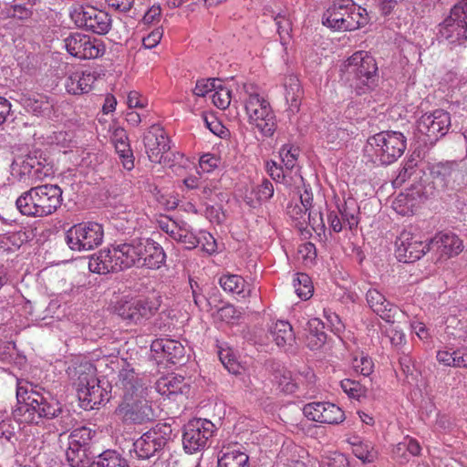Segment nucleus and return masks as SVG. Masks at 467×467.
<instances>
[{"mask_svg": "<svg viewBox=\"0 0 467 467\" xmlns=\"http://www.w3.org/2000/svg\"><path fill=\"white\" fill-rule=\"evenodd\" d=\"M118 385L122 390V400L116 409V414L123 422L143 424L154 420L149 384L135 373L129 363L119 370Z\"/></svg>", "mask_w": 467, "mask_h": 467, "instance_id": "nucleus-1", "label": "nucleus"}, {"mask_svg": "<svg viewBox=\"0 0 467 467\" xmlns=\"http://www.w3.org/2000/svg\"><path fill=\"white\" fill-rule=\"evenodd\" d=\"M16 400L14 415L21 422L38 424L43 419L57 418L63 411L61 403L49 390L25 379H17Z\"/></svg>", "mask_w": 467, "mask_h": 467, "instance_id": "nucleus-2", "label": "nucleus"}, {"mask_svg": "<svg viewBox=\"0 0 467 467\" xmlns=\"http://www.w3.org/2000/svg\"><path fill=\"white\" fill-rule=\"evenodd\" d=\"M127 364L124 358H118L114 353H105L97 359L95 365L85 362L75 368V373L78 375V397L81 406L86 410H93L105 400H109L107 390L99 385L96 378L97 369L105 366L112 371L120 370L126 368Z\"/></svg>", "mask_w": 467, "mask_h": 467, "instance_id": "nucleus-3", "label": "nucleus"}, {"mask_svg": "<svg viewBox=\"0 0 467 467\" xmlns=\"http://www.w3.org/2000/svg\"><path fill=\"white\" fill-rule=\"evenodd\" d=\"M143 142L149 160L172 169L178 176H182L191 170L193 162L180 152H170V140L164 130L151 126L144 134Z\"/></svg>", "mask_w": 467, "mask_h": 467, "instance_id": "nucleus-4", "label": "nucleus"}, {"mask_svg": "<svg viewBox=\"0 0 467 467\" xmlns=\"http://www.w3.org/2000/svg\"><path fill=\"white\" fill-rule=\"evenodd\" d=\"M239 94L244 104L248 122L261 135L272 137L277 128L276 118L269 101L260 93L258 87L253 83H244Z\"/></svg>", "mask_w": 467, "mask_h": 467, "instance_id": "nucleus-5", "label": "nucleus"}, {"mask_svg": "<svg viewBox=\"0 0 467 467\" xmlns=\"http://www.w3.org/2000/svg\"><path fill=\"white\" fill-rule=\"evenodd\" d=\"M62 190L55 184L32 187L16 201L19 213L28 217H45L53 214L62 203Z\"/></svg>", "mask_w": 467, "mask_h": 467, "instance_id": "nucleus-6", "label": "nucleus"}, {"mask_svg": "<svg viewBox=\"0 0 467 467\" xmlns=\"http://www.w3.org/2000/svg\"><path fill=\"white\" fill-rule=\"evenodd\" d=\"M406 147V138L401 132L381 131L368 139L364 158L375 165H389L402 156Z\"/></svg>", "mask_w": 467, "mask_h": 467, "instance_id": "nucleus-7", "label": "nucleus"}, {"mask_svg": "<svg viewBox=\"0 0 467 467\" xmlns=\"http://www.w3.org/2000/svg\"><path fill=\"white\" fill-rule=\"evenodd\" d=\"M322 20L335 31H353L368 24V14L353 0H332Z\"/></svg>", "mask_w": 467, "mask_h": 467, "instance_id": "nucleus-8", "label": "nucleus"}, {"mask_svg": "<svg viewBox=\"0 0 467 467\" xmlns=\"http://www.w3.org/2000/svg\"><path fill=\"white\" fill-rule=\"evenodd\" d=\"M378 70L376 60L367 51L355 52L341 66L342 78L361 88L375 81Z\"/></svg>", "mask_w": 467, "mask_h": 467, "instance_id": "nucleus-9", "label": "nucleus"}, {"mask_svg": "<svg viewBox=\"0 0 467 467\" xmlns=\"http://www.w3.org/2000/svg\"><path fill=\"white\" fill-rule=\"evenodd\" d=\"M441 41L451 46H461L467 41V0L457 3L438 26Z\"/></svg>", "mask_w": 467, "mask_h": 467, "instance_id": "nucleus-10", "label": "nucleus"}, {"mask_svg": "<svg viewBox=\"0 0 467 467\" xmlns=\"http://www.w3.org/2000/svg\"><path fill=\"white\" fill-rule=\"evenodd\" d=\"M104 239L102 224L86 222L74 224L65 234V240L70 250L87 252L99 246Z\"/></svg>", "mask_w": 467, "mask_h": 467, "instance_id": "nucleus-11", "label": "nucleus"}, {"mask_svg": "<svg viewBox=\"0 0 467 467\" xmlns=\"http://www.w3.org/2000/svg\"><path fill=\"white\" fill-rule=\"evenodd\" d=\"M161 303L159 296L131 298L119 302L116 306V312L129 324L140 325L157 313Z\"/></svg>", "mask_w": 467, "mask_h": 467, "instance_id": "nucleus-12", "label": "nucleus"}, {"mask_svg": "<svg viewBox=\"0 0 467 467\" xmlns=\"http://www.w3.org/2000/svg\"><path fill=\"white\" fill-rule=\"evenodd\" d=\"M215 431V425L207 419L195 418L189 420L182 430L183 450L189 454L204 450Z\"/></svg>", "mask_w": 467, "mask_h": 467, "instance_id": "nucleus-13", "label": "nucleus"}, {"mask_svg": "<svg viewBox=\"0 0 467 467\" xmlns=\"http://www.w3.org/2000/svg\"><path fill=\"white\" fill-rule=\"evenodd\" d=\"M75 25L98 35L107 34L111 27L110 16L91 5H79L70 11Z\"/></svg>", "mask_w": 467, "mask_h": 467, "instance_id": "nucleus-14", "label": "nucleus"}, {"mask_svg": "<svg viewBox=\"0 0 467 467\" xmlns=\"http://www.w3.org/2000/svg\"><path fill=\"white\" fill-rule=\"evenodd\" d=\"M171 435V425L159 423L134 441L133 451L138 458L149 459L164 448Z\"/></svg>", "mask_w": 467, "mask_h": 467, "instance_id": "nucleus-15", "label": "nucleus"}, {"mask_svg": "<svg viewBox=\"0 0 467 467\" xmlns=\"http://www.w3.org/2000/svg\"><path fill=\"white\" fill-rule=\"evenodd\" d=\"M64 45L68 54L80 59L97 58L105 52V46L100 40L81 33L70 34L64 39Z\"/></svg>", "mask_w": 467, "mask_h": 467, "instance_id": "nucleus-16", "label": "nucleus"}, {"mask_svg": "<svg viewBox=\"0 0 467 467\" xmlns=\"http://www.w3.org/2000/svg\"><path fill=\"white\" fill-rule=\"evenodd\" d=\"M94 432L89 428L81 427L75 429L68 437V448L66 455L71 467H88L90 464L88 457L89 441Z\"/></svg>", "mask_w": 467, "mask_h": 467, "instance_id": "nucleus-17", "label": "nucleus"}, {"mask_svg": "<svg viewBox=\"0 0 467 467\" xmlns=\"http://www.w3.org/2000/svg\"><path fill=\"white\" fill-rule=\"evenodd\" d=\"M451 126V116L443 109L423 114L418 120L417 129L430 142L443 137Z\"/></svg>", "mask_w": 467, "mask_h": 467, "instance_id": "nucleus-18", "label": "nucleus"}, {"mask_svg": "<svg viewBox=\"0 0 467 467\" xmlns=\"http://www.w3.org/2000/svg\"><path fill=\"white\" fill-rule=\"evenodd\" d=\"M397 258L400 262L412 263L420 259L431 249V240L422 242L410 231L404 230L396 241Z\"/></svg>", "mask_w": 467, "mask_h": 467, "instance_id": "nucleus-19", "label": "nucleus"}, {"mask_svg": "<svg viewBox=\"0 0 467 467\" xmlns=\"http://www.w3.org/2000/svg\"><path fill=\"white\" fill-rule=\"evenodd\" d=\"M304 415L313 421L323 424H338L345 419L344 411L330 402H311L304 406Z\"/></svg>", "mask_w": 467, "mask_h": 467, "instance_id": "nucleus-20", "label": "nucleus"}, {"mask_svg": "<svg viewBox=\"0 0 467 467\" xmlns=\"http://www.w3.org/2000/svg\"><path fill=\"white\" fill-rule=\"evenodd\" d=\"M111 248L119 270L140 265L142 256V238H135L126 243L115 244Z\"/></svg>", "mask_w": 467, "mask_h": 467, "instance_id": "nucleus-21", "label": "nucleus"}, {"mask_svg": "<svg viewBox=\"0 0 467 467\" xmlns=\"http://www.w3.org/2000/svg\"><path fill=\"white\" fill-rule=\"evenodd\" d=\"M302 189L298 188L300 203H295L288 206L287 213L296 222L298 225L315 224V218L312 216L313 193L311 187L301 184Z\"/></svg>", "mask_w": 467, "mask_h": 467, "instance_id": "nucleus-22", "label": "nucleus"}, {"mask_svg": "<svg viewBox=\"0 0 467 467\" xmlns=\"http://www.w3.org/2000/svg\"><path fill=\"white\" fill-rule=\"evenodd\" d=\"M438 362L446 367L467 368V343L458 338L457 343H450L438 349Z\"/></svg>", "mask_w": 467, "mask_h": 467, "instance_id": "nucleus-23", "label": "nucleus"}, {"mask_svg": "<svg viewBox=\"0 0 467 467\" xmlns=\"http://www.w3.org/2000/svg\"><path fill=\"white\" fill-rule=\"evenodd\" d=\"M431 246L435 247L439 260L458 255L463 250L462 241L453 233L441 232L431 239Z\"/></svg>", "mask_w": 467, "mask_h": 467, "instance_id": "nucleus-24", "label": "nucleus"}, {"mask_svg": "<svg viewBox=\"0 0 467 467\" xmlns=\"http://www.w3.org/2000/svg\"><path fill=\"white\" fill-rule=\"evenodd\" d=\"M98 76V73L93 69L74 71L66 78V90L72 95L88 93L92 89Z\"/></svg>", "mask_w": 467, "mask_h": 467, "instance_id": "nucleus-25", "label": "nucleus"}, {"mask_svg": "<svg viewBox=\"0 0 467 467\" xmlns=\"http://www.w3.org/2000/svg\"><path fill=\"white\" fill-rule=\"evenodd\" d=\"M142 256L140 265L159 269L166 261V254L161 244L150 238H142Z\"/></svg>", "mask_w": 467, "mask_h": 467, "instance_id": "nucleus-26", "label": "nucleus"}, {"mask_svg": "<svg viewBox=\"0 0 467 467\" xmlns=\"http://www.w3.org/2000/svg\"><path fill=\"white\" fill-rule=\"evenodd\" d=\"M151 350L161 354L162 358L172 364L180 363L185 355L183 345L171 338H160L152 342Z\"/></svg>", "mask_w": 467, "mask_h": 467, "instance_id": "nucleus-27", "label": "nucleus"}, {"mask_svg": "<svg viewBox=\"0 0 467 467\" xmlns=\"http://www.w3.org/2000/svg\"><path fill=\"white\" fill-rule=\"evenodd\" d=\"M189 382L181 375L168 374L160 378L156 382V390L162 396L187 393Z\"/></svg>", "mask_w": 467, "mask_h": 467, "instance_id": "nucleus-28", "label": "nucleus"}, {"mask_svg": "<svg viewBox=\"0 0 467 467\" xmlns=\"http://www.w3.org/2000/svg\"><path fill=\"white\" fill-rule=\"evenodd\" d=\"M366 300L373 312L387 322H391L394 317V309L384 295L375 288H370L366 294Z\"/></svg>", "mask_w": 467, "mask_h": 467, "instance_id": "nucleus-29", "label": "nucleus"}, {"mask_svg": "<svg viewBox=\"0 0 467 467\" xmlns=\"http://www.w3.org/2000/svg\"><path fill=\"white\" fill-rule=\"evenodd\" d=\"M116 263L112 248L110 247L92 255L88 261V269L99 275H106L110 272L119 271Z\"/></svg>", "mask_w": 467, "mask_h": 467, "instance_id": "nucleus-30", "label": "nucleus"}, {"mask_svg": "<svg viewBox=\"0 0 467 467\" xmlns=\"http://www.w3.org/2000/svg\"><path fill=\"white\" fill-rule=\"evenodd\" d=\"M40 171V162L36 157L26 156L21 161H16L11 166L12 175L19 181H26V179L38 178Z\"/></svg>", "mask_w": 467, "mask_h": 467, "instance_id": "nucleus-31", "label": "nucleus"}, {"mask_svg": "<svg viewBox=\"0 0 467 467\" xmlns=\"http://www.w3.org/2000/svg\"><path fill=\"white\" fill-rule=\"evenodd\" d=\"M274 192L273 183L265 179L260 184L253 186L251 190L245 193L244 202L250 207H258L262 202L272 198Z\"/></svg>", "mask_w": 467, "mask_h": 467, "instance_id": "nucleus-32", "label": "nucleus"}, {"mask_svg": "<svg viewBox=\"0 0 467 467\" xmlns=\"http://www.w3.org/2000/svg\"><path fill=\"white\" fill-rule=\"evenodd\" d=\"M266 170L269 176L277 182H282L286 186L296 185L299 188V185L304 183V179L298 171H295V174L289 173V171L284 170L275 161H270L266 163Z\"/></svg>", "mask_w": 467, "mask_h": 467, "instance_id": "nucleus-33", "label": "nucleus"}, {"mask_svg": "<svg viewBox=\"0 0 467 467\" xmlns=\"http://www.w3.org/2000/svg\"><path fill=\"white\" fill-rule=\"evenodd\" d=\"M269 334L273 341L279 348L292 346L296 338L292 326L287 321L284 320L273 323L269 328Z\"/></svg>", "mask_w": 467, "mask_h": 467, "instance_id": "nucleus-34", "label": "nucleus"}, {"mask_svg": "<svg viewBox=\"0 0 467 467\" xmlns=\"http://www.w3.org/2000/svg\"><path fill=\"white\" fill-rule=\"evenodd\" d=\"M219 283L225 292L236 295L242 298H245L251 294L249 285L241 275H223L220 277Z\"/></svg>", "mask_w": 467, "mask_h": 467, "instance_id": "nucleus-35", "label": "nucleus"}, {"mask_svg": "<svg viewBox=\"0 0 467 467\" xmlns=\"http://www.w3.org/2000/svg\"><path fill=\"white\" fill-rule=\"evenodd\" d=\"M218 467H250L249 456L241 448H226L218 459Z\"/></svg>", "mask_w": 467, "mask_h": 467, "instance_id": "nucleus-36", "label": "nucleus"}, {"mask_svg": "<svg viewBox=\"0 0 467 467\" xmlns=\"http://www.w3.org/2000/svg\"><path fill=\"white\" fill-rule=\"evenodd\" d=\"M337 211L344 223L350 230L358 226L359 223V206L355 198L351 196L344 198V202L337 205Z\"/></svg>", "mask_w": 467, "mask_h": 467, "instance_id": "nucleus-37", "label": "nucleus"}, {"mask_svg": "<svg viewBox=\"0 0 467 467\" xmlns=\"http://www.w3.org/2000/svg\"><path fill=\"white\" fill-rule=\"evenodd\" d=\"M420 196L416 197L414 191L400 193L392 202L393 210L403 216L410 215L420 203Z\"/></svg>", "mask_w": 467, "mask_h": 467, "instance_id": "nucleus-38", "label": "nucleus"}, {"mask_svg": "<svg viewBox=\"0 0 467 467\" xmlns=\"http://www.w3.org/2000/svg\"><path fill=\"white\" fill-rule=\"evenodd\" d=\"M285 97L291 110H297L300 104L302 89L299 80L295 75H288L284 80Z\"/></svg>", "mask_w": 467, "mask_h": 467, "instance_id": "nucleus-39", "label": "nucleus"}, {"mask_svg": "<svg viewBox=\"0 0 467 467\" xmlns=\"http://www.w3.org/2000/svg\"><path fill=\"white\" fill-rule=\"evenodd\" d=\"M92 467H130L128 461L114 450L101 452L92 462Z\"/></svg>", "mask_w": 467, "mask_h": 467, "instance_id": "nucleus-40", "label": "nucleus"}, {"mask_svg": "<svg viewBox=\"0 0 467 467\" xmlns=\"http://www.w3.org/2000/svg\"><path fill=\"white\" fill-rule=\"evenodd\" d=\"M172 239L182 244L187 249L195 248L200 244L198 235L193 233L192 227L184 222H181Z\"/></svg>", "mask_w": 467, "mask_h": 467, "instance_id": "nucleus-41", "label": "nucleus"}, {"mask_svg": "<svg viewBox=\"0 0 467 467\" xmlns=\"http://www.w3.org/2000/svg\"><path fill=\"white\" fill-rule=\"evenodd\" d=\"M293 286L297 296L302 300H307L313 296L314 286L311 278L304 273L296 274L293 279Z\"/></svg>", "mask_w": 467, "mask_h": 467, "instance_id": "nucleus-42", "label": "nucleus"}, {"mask_svg": "<svg viewBox=\"0 0 467 467\" xmlns=\"http://www.w3.org/2000/svg\"><path fill=\"white\" fill-rule=\"evenodd\" d=\"M24 106L28 112L43 115L50 110L51 105L46 97L36 94L25 99Z\"/></svg>", "mask_w": 467, "mask_h": 467, "instance_id": "nucleus-43", "label": "nucleus"}, {"mask_svg": "<svg viewBox=\"0 0 467 467\" xmlns=\"http://www.w3.org/2000/svg\"><path fill=\"white\" fill-rule=\"evenodd\" d=\"M219 358L223 367L232 374H241L243 367L238 361L234 351L230 348H221Z\"/></svg>", "mask_w": 467, "mask_h": 467, "instance_id": "nucleus-44", "label": "nucleus"}, {"mask_svg": "<svg viewBox=\"0 0 467 467\" xmlns=\"http://www.w3.org/2000/svg\"><path fill=\"white\" fill-rule=\"evenodd\" d=\"M299 155V149L293 145H284L280 150V158L285 165L286 171L292 175L297 169V157Z\"/></svg>", "mask_w": 467, "mask_h": 467, "instance_id": "nucleus-45", "label": "nucleus"}, {"mask_svg": "<svg viewBox=\"0 0 467 467\" xmlns=\"http://www.w3.org/2000/svg\"><path fill=\"white\" fill-rule=\"evenodd\" d=\"M212 101L218 109H225L229 107L232 101V93L231 90L222 86V81L220 82V86L215 88L212 94Z\"/></svg>", "mask_w": 467, "mask_h": 467, "instance_id": "nucleus-46", "label": "nucleus"}, {"mask_svg": "<svg viewBox=\"0 0 467 467\" xmlns=\"http://www.w3.org/2000/svg\"><path fill=\"white\" fill-rule=\"evenodd\" d=\"M114 147L123 168L127 171L132 170L134 167V157L129 141L119 142V144H116Z\"/></svg>", "mask_w": 467, "mask_h": 467, "instance_id": "nucleus-47", "label": "nucleus"}, {"mask_svg": "<svg viewBox=\"0 0 467 467\" xmlns=\"http://www.w3.org/2000/svg\"><path fill=\"white\" fill-rule=\"evenodd\" d=\"M320 134L329 144L342 141L348 136L346 130L338 128L335 123L328 124L320 130Z\"/></svg>", "mask_w": 467, "mask_h": 467, "instance_id": "nucleus-48", "label": "nucleus"}, {"mask_svg": "<svg viewBox=\"0 0 467 467\" xmlns=\"http://www.w3.org/2000/svg\"><path fill=\"white\" fill-rule=\"evenodd\" d=\"M274 20L277 26V33L280 36L281 44L285 45L290 39V32L292 30L291 21L283 14H277L274 17Z\"/></svg>", "mask_w": 467, "mask_h": 467, "instance_id": "nucleus-49", "label": "nucleus"}, {"mask_svg": "<svg viewBox=\"0 0 467 467\" xmlns=\"http://www.w3.org/2000/svg\"><path fill=\"white\" fill-rule=\"evenodd\" d=\"M353 452L357 458H358L363 463L373 462L378 456L377 451L368 443H360L355 445Z\"/></svg>", "mask_w": 467, "mask_h": 467, "instance_id": "nucleus-50", "label": "nucleus"}, {"mask_svg": "<svg viewBox=\"0 0 467 467\" xmlns=\"http://www.w3.org/2000/svg\"><path fill=\"white\" fill-rule=\"evenodd\" d=\"M352 368L356 372L360 373L363 376H368L373 371L374 364L370 358L364 354H360L353 358Z\"/></svg>", "mask_w": 467, "mask_h": 467, "instance_id": "nucleus-51", "label": "nucleus"}, {"mask_svg": "<svg viewBox=\"0 0 467 467\" xmlns=\"http://www.w3.org/2000/svg\"><path fill=\"white\" fill-rule=\"evenodd\" d=\"M275 379L281 391L285 393H293L296 391L297 387L292 379V374L290 371H281L275 375Z\"/></svg>", "mask_w": 467, "mask_h": 467, "instance_id": "nucleus-52", "label": "nucleus"}, {"mask_svg": "<svg viewBox=\"0 0 467 467\" xmlns=\"http://www.w3.org/2000/svg\"><path fill=\"white\" fill-rule=\"evenodd\" d=\"M432 175L434 179L440 181L441 186H447L454 170L449 164L440 163L433 167Z\"/></svg>", "mask_w": 467, "mask_h": 467, "instance_id": "nucleus-53", "label": "nucleus"}, {"mask_svg": "<svg viewBox=\"0 0 467 467\" xmlns=\"http://www.w3.org/2000/svg\"><path fill=\"white\" fill-rule=\"evenodd\" d=\"M49 140L51 144L63 149L65 152L66 149L70 148L75 144L73 135L69 131L54 132L53 135L49 137Z\"/></svg>", "mask_w": 467, "mask_h": 467, "instance_id": "nucleus-54", "label": "nucleus"}, {"mask_svg": "<svg viewBox=\"0 0 467 467\" xmlns=\"http://www.w3.org/2000/svg\"><path fill=\"white\" fill-rule=\"evenodd\" d=\"M220 82L221 80L217 78L200 79L196 82L193 94L198 97H204L207 93L213 92L215 88L220 86Z\"/></svg>", "mask_w": 467, "mask_h": 467, "instance_id": "nucleus-55", "label": "nucleus"}, {"mask_svg": "<svg viewBox=\"0 0 467 467\" xmlns=\"http://www.w3.org/2000/svg\"><path fill=\"white\" fill-rule=\"evenodd\" d=\"M340 387L343 391L352 399H358L364 393L363 388L361 385L355 380L345 379L340 381Z\"/></svg>", "mask_w": 467, "mask_h": 467, "instance_id": "nucleus-56", "label": "nucleus"}, {"mask_svg": "<svg viewBox=\"0 0 467 467\" xmlns=\"http://www.w3.org/2000/svg\"><path fill=\"white\" fill-rule=\"evenodd\" d=\"M385 333L390 344L397 349H400L406 342L403 331L393 325H390L389 327L386 329Z\"/></svg>", "mask_w": 467, "mask_h": 467, "instance_id": "nucleus-57", "label": "nucleus"}, {"mask_svg": "<svg viewBox=\"0 0 467 467\" xmlns=\"http://www.w3.org/2000/svg\"><path fill=\"white\" fill-rule=\"evenodd\" d=\"M219 165V159L211 153H205L199 160L198 172L209 173L216 169Z\"/></svg>", "mask_w": 467, "mask_h": 467, "instance_id": "nucleus-58", "label": "nucleus"}, {"mask_svg": "<svg viewBox=\"0 0 467 467\" xmlns=\"http://www.w3.org/2000/svg\"><path fill=\"white\" fill-rule=\"evenodd\" d=\"M415 171V163L413 161H410L404 164V166L399 171L398 175L393 181L395 187H400L406 182Z\"/></svg>", "mask_w": 467, "mask_h": 467, "instance_id": "nucleus-59", "label": "nucleus"}, {"mask_svg": "<svg viewBox=\"0 0 467 467\" xmlns=\"http://www.w3.org/2000/svg\"><path fill=\"white\" fill-rule=\"evenodd\" d=\"M121 220L126 221V224L120 223L118 227L121 228L124 232L130 234L131 231H135L138 228L141 227V223H140V218L135 213L129 212L128 213H124Z\"/></svg>", "mask_w": 467, "mask_h": 467, "instance_id": "nucleus-60", "label": "nucleus"}, {"mask_svg": "<svg viewBox=\"0 0 467 467\" xmlns=\"http://www.w3.org/2000/svg\"><path fill=\"white\" fill-rule=\"evenodd\" d=\"M127 105L129 109H145L148 106V99L140 92L132 90L127 96Z\"/></svg>", "mask_w": 467, "mask_h": 467, "instance_id": "nucleus-61", "label": "nucleus"}, {"mask_svg": "<svg viewBox=\"0 0 467 467\" xmlns=\"http://www.w3.org/2000/svg\"><path fill=\"white\" fill-rule=\"evenodd\" d=\"M108 5L120 13H129L136 9L137 3L140 0H106Z\"/></svg>", "mask_w": 467, "mask_h": 467, "instance_id": "nucleus-62", "label": "nucleus"}, {"mask_svg": "<svg viewBox=\"0 0 467 467\" xmlns=\"http://www.w3.org/2000/svg\"><path fill=\"white\" fill-rule=\"evenodd\" d=\"M323 316L327 320V326L333 332L338 333L342 330L344 326L339 317L335 312H333L331 309L325 308L323 311Z\"/></svg>", "mask_w": 467, "mask_h": 467, "instance_id": "nucleus-63", "label": "nucleus"}, {"mask_svg": "<svg viewBox=\"0 0 467 467\" xmlns=\"http://www.w3.org/2000/svg\"><path fill=\"white\" fill-rule=\"evenodd\" d=\"M326 340V333L306 334V344L311 350H317L321 348Z\"/></svg>", "mask_w": 467, "mask_h": 467, "instance_id": "nucleus-64", "label": "nucleus"}]
</instances>
